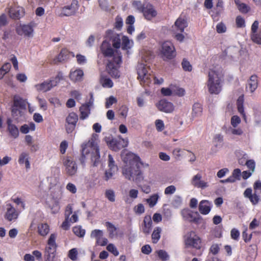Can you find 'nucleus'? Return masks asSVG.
<instances>
[{
    "mask_svg": "<svg viewBox=\"0 0 261 261\" xmlns=\"http://www.w3.org/2000/svg\"><path fill=\"white\" fill-rule=\"evenodd\" d=\"M139 159L138 156L132 152L127 153L123 157L125 165L123 167L122 173L128 179L134 181L141 177Z\"/></svg>",
    "mask_w": 261,
    "mask_h": 261,
    "instance_id": "nucleus-1",
    "label": "nucleus"
},
{
    "mask_svg": "<svg viewBox=\"0 0 261 261\" xmlns=\"http://www.w3.org/2000/svg\"><path fill=\"white\" fill-rule=\"evenodd\" d=\"M149 69L144 64L139 63L137 66L138 79L140 84L144 87L148 86L151 83L152 79H154V84H161L163 83V78L159 79L154 77L149 72Z\"/></svg>",
    "mask_w": 261,
    "mask_h": 261,
    "instance_id": "nucleus-2",
    "label": "nucleus"
},
{
    "mask_svg": "<svg viewBox=\"0 0 261 261\" xmlns=\"http://www.w3.org/2000/svg\"><path fill=\"white\" fill-rule=\"evenodd\" d=\"M222 75L221 73L213 69H210L208 74L207 87L212 94H218L222 90Z\"/></svg>",
    "mask_w": 261,
    "mask_h": 261,
    "instance_id": "nucleus-3",
    "label": "nucleus"
},
{
    "mask_svg": "<svg viewBox=\"0 0 261 261\" xmlns=\"http://www.w3.org/2000/svg\"><path fill=\"white\" fill-rule=\"evenodd\" d=\"M82 154L84 158L86 154H91V160L94 167L97 166L100 163V154L98 147L95 141L92 139L85 144L82 146Z\"/></svg>",
    "mask_w": 261,
    "mask_h": 261,
    "instance_id": "nucleus-4",
    "label": "nucleus"
},
{
    "mask_svg": "<svg viewBox=\"0 0 261 261\" xmlns=\"http://www.w3.org/2000/svg\"><path fill=\"white\" fill-rule=\"evenodd\" d=\"M121 62L122 56L120 55L115 56L111 60H108L106 69L113 78L118 79L120 77L118 68Z\"/></svg>",
    "mask_w": 261,
    "mask_h": 261,
    "instance_id": "nucleus-5",
    "label": "nucleus"
},
{
    "mask_svg": "<svg viewBox=\"0 0 261 261\" xmlns=\"http://www.w3.org/2000/svg\"><path fill=\"white\" fill-rule=\"evenodd\" d=\"M161 53L164 60L172 59L176 56L174 46L170 41H166L163 43Z\"/></svg>",
    "mask_w": 261,
    "mask_h": 261,
    "instance_id": "nucleus-6",
    "label": "nucleus"
},
{
    "mask_svg": "<svg viewBox=\"0 0 261 261\" xmlns=\"http://www.w3.org/2000/svg\"><path fill=\"white\" fill-rule=\"evenodd\" d=\"M185 239L186 245L188 246H191L196 249L201 248L200 238L196 234L194 231H191L186 234Z\"/></svg>",
    "mask_w": 261,
    "mask_h": 261,
    "instance_id": "nucleus-7",
    "label": "nucleus"
},
{
    "mask_svg": "<svg viewBox=\"0 0 261 261\" xmlns=\"http://www.w3.org/2000/svg\"><path fill=\"white\" fill-rule=\"evenodd\" d=\"M63 164L66 168V173L69 176L75 174L77 170V166L75 161L71 157H64Z\"/></svg>",
    "mask_w": 261,
    "mask_h": 261,
    "instance_id": "nucleus-8",
    "label": "nucleus"
},
{
    "mask_svg": "<svg viewBox=\"0 0 261 261\" xmlns=\"http://www.w3.org/2000/svg\"><path fill=\"white\" fill-rule=\"evenodd\" d=\"M77 121L78 116L76 113L72 112L69 114L66 119L67 123L66 125V130L67 133H71L74 130Z\"/></svg>",
    "mask_w": 261,
    "mask_h": 261,
    "instance_id": "nucleus-9",
    "label": "nucleus"
},
{
    "mask_svg": "<svg viewBox=\"0 0 261 261\" xmlns=\"http://www.w3.org/2000/svg\"><path fill=\"white\" fill-rule=\"evenodd\" d=\"M58 85L56 80H48L35 86L36 90L38 92H46L50 90L53 87Z\"/></svg>",
    "mask_w": 261,
    "mask_h": 261,
    "instance_id": "nucleus-10",
    "label": "nucleus"
},
{
    "mask_svg": "<svg viewBox=\"0 0 261 261\" xmlns=\"http://www.w3.org/2000/svg\"><path fill=\"white\" fill-rule=\"evenodd\" d=\"M103 231L99 229L93 230L91 231L90 234L91 238H94L96 240V244L101 246H106L108 242V239L103 238Z\"/></svg>",
    "mask_w": 261,
    "mask_h": 261,
    "instance_id": "nucleus-11",
    "label": "nucleus"
},
{
    "mask_svg": "<svg viewBox=\"0 0 261 261\" xmlns=\"http://www.w3.org/2000/svg\"><path fill=\"white\" fill-rule=\"evenodd\" d=\"M78 2L73 0L70 5L64 7L62 10V14L64 16H69L75 14L79 9Z\"/></svg>",
    "mask_w": 261,
    "mask_h": 261,
    "instance_id": "nucleus-12",
    "label": "nucleus"
},
{
    "mask_svg": "<svg viewBox=\"0 0 261 261\" xmlns=\"http://www.w3.org/2000/svg\"><path fill=\"white\" fill-rule=\"evenodd\" d=\"M128 142L124 139H113L110 142V147L115 151H118L127 146Z\"/></svg>",
    "mask_w": 261,
    "mask_h": 261,
    "instance_id": "nucleus-13",
    "label": "nucleus"
},
{
    "mask_svg": "<svg viewBox=\"0 0 261 261\" xmlns=\"http://www.w3.org/2000/svg\"><path fill=\"white\" fill-rule=\"evenodd\" d=\"M57 235L55 233L50 234L47 242L48 246L46 248V252L47 254L48 258L50 257V254H54V252L56 251L57 245L56 243V239Z\"/></svg>",
    "mask_w": 261,
    "mask_h": 261,
    "instance_id": "nucleus-14",
    "label": "nucleus"
},
{
    "mask_svg": "<svg viewBox=\"0 0 261 261\" xmlns=\"http://www.w3.org/2000/svg\"><path fill=\"white\" fill-rule=\"evenodd\" d=\"M100 50L105 57H114L115 56H117L119 55V54L114 55V50L111 47V43L107 40H105L102 42L100 46ZM120 56L121 55H120Z\"/></svg>",
    "mask_w": 261,
    "mask_h": 261,
    "instance_id": "nucleus-15",
    "label": "nucleus"
},
{
    "mask_svg": "<svg viewBox=\"0 0 261 261\" xmlns=\"http://www.w3.org/2000/svg\"><path fill=\"white\" fill-rule=\"evenodd\" d=\"M158 109L165 113H171L174 110L173 104L166 100L162 99L156 104Z\"/></svg>",
    "mask_w": 261,
    "mask_h": 261,
    "instance_id": "nucleus-16",
    "label": "nucleus"
},
{
    "mask_svg": "<svg viewBox=\"0 0 261 261\" xmlns=\"http://www.w3.org/2000/svg\"><path fill=\"white\" fill-rule=\"evenodd\" d=\"M187 27L188 22L184 18L179 17L175 22L174 25L172 27V31H179L182 33Z\"/></svg>",
    "mask_w": 261,
    "mask_h": 261,
    "instance_id": "nucleus-17",
    "label": "nucleus"
},
{
    "mask_svg": "<svg viewBox=\"0 0 261 261\" xmlns=\"http://www.w3.org/2000/svg\"><path fill=\"white\" fill-rule=\"evenodd\" d=\"M16 31L19 35H24L28 37L33 36V29L31 25H22L17 28Z\"/></svg>",
    "mask_w": 261,
    "mask_h": 261,
    "instance_id": "nucleus-18",
    "label": "nucleus"
},
{
    "mask_svg": "<svg viewBox=\"0 0 261 261\" xmlns=\"http://www.w3.org/2000/svg\"><path fill=\"white\" fill-rule=\"evenodd\" d=\"M7 212L5 218L9 221H11L17 218L18 213L15 208L10 203L6 205Z\"/></svg>",
    "mask_w": 261,
    "mask_h": 261,
    "instance_id": "nucleus-19",
    "label": "nucleus"
},
{
    "mask_svg": "<svg viewBox=\"0 0 261 261\" xmlns=\"http://www.w3.org/2000/svg\"><path fill=\"white\" fill-rule=\"evenodd\" d=\"M212 206V204L210 201L203 200L199 204V211L202 215H207L210 212Z\"/></svg>",
    "mask_w": 261,
    "mask_h": 261,
    "instance_id": "nucleus-20",
    "label": "nucleus"
},
{
    "mask_svg": "<svg viewBox=\"0 0 261 261\" xmlns=\"http://www.w3.org/2000/svg\"><path fill=\"white\" fill-rule=\"evenodd\" d=\"M202 176L200 174L195 175L191 181L192 184L196 187L204 189L208 187V184L201 180Z\"/></svg>",
    "mask_w": 261,
    "mask_h": 261,
    "instance_id": "nucleus-21",
    "label": "nucleus"
},
{
    "mask_svg": "<svg viewBox=\"0 0 261 261\" xmlns=\"http://www.w3.org/2000/svg\"><path fill=\"white\" fill-rule=\"evenodd\" d=\"M257 76L254 74L251 75L247 81L246 89H248L251 93H253L258 87Z\"/></svg>",
    "mask_w": 261,
    "mask_h": 261,
    "instance_id": "nucleus-22",
    "label": "nucleus"
},
{
    "mask_svg": "<svg viewBox=\"0 0 261 261\" xmlns=\"http://www.w3.org/2000/svg\"><path fill=\"white\" fill-rule=\"evenodd\" d=\"M9 13L11 18L18 19L23 15V9L20 7H11L10 8Z\"/></svg>",
    "mask_w": 261,
    "mask_h": 261,
    "instance_id": "nucleus-23",
    "label": "nucleus"
},
{
    "mask_svg": "<svg viewBox=\"0 0 261 261\" xmlns=\"http://www.w3.org/2000/svg\"><path fill=\"white\" fill-rule=\"evenodd\" d=\"M145 18L147 20H151L156 16L157 13L151 5L148 4L144 8L142 12Z\"/></svg>",
    "mask_w": 261,
    "mask_h": 261,
    "instance_id": "nucleus-24",
    "label": "nucleus"
},
{
    "mask_svg": "<svg viewBox=\"0 0 261 261\" xmlns=\"http://www.w3.org/2000/svg\"><path fill=\"white\" fill-rule=\"evenodd\" d=\"M152 220L150 216H145L144 218L142 224V231L145 234H148L152 227Z\"/></svg>",
    "mask_w": 261,
    "mask_h": 261,
    "instance_id": "nucleus-25",
    "label": "nucleus"
},
{
    "mask_svg": "<svg viewBox=\"0 0 261 261\" xmlns=\"http://www.w3.org/2000/svg\"><path fill=\"white\" fill-rule=\"evenodd\" d=\"M47 207L49 208L53 214L57 213L60 210V205L58 200L55 198H51L46 201Z\"/></svg>",
    "mask_w": 261,
    "mask_h": 261,
    "instance_id": "nucleus-26",
    "label": "nucleus"
},
{
    "mask_svg": "<svg viewBox=\"0 0 261 261\" xmlns=\"http://www.w3.org/2000/svg\"><path fill=\"white\" fill-rule=\"evenodd\" d=\"M83 75V71L82 69H76L74 71L70 72L69 78L73 82H76L82 81Z\"/></svg>",
    "mask_w": 261,
    "mask_h": 261,
    "instance_id": "nucleus-27",
    "label": "nucleus"
},
{
    "mask_svg": "<svg viewBox=\"0 0 261 261\" xmlns=\"http://www.w3.org/2000/svg\"><path fill=\"white\" fill-rule=\"evenodd\" d=\"M80 118L82 120L85 119L90 113V105L88 104L83 105L80 108Z\"/></svg>",
    "mask_w": 261,
    "mask_h": 261,
    "instance_id": "nucleus-28",
    "label": "nucleus"
},
{
    "mask_svg": "<svg viewBox=\"0 0 261 261\" xmlns=\"http://www.w3.org/2000/svg\"><path fill=\"white\" fill-rule=\"evenodd\" d=\"M13 105L20 109H25L27 101L19 96L15 95L13 98Z\"/></svg>",
    "mask_w": 261,
    "mask_h": 261,
    "instance_id": "nucleus-29",
    "label": "nucleus"
},
{
    "mask_svg": "<svg viewBox=\"0 0 261 261\" xmlns=\"http://www.w3.org/2000/svg\"><path fill=\"white\" fill-rule=\"evenodd\" d=\"M237 105L238 112L243 116L244 120L246 121V116L244 112V96L241 95L239 97L237 101Z\"/></svg>",
    "mask_w": 261,
    "mask_h": 261,
    "instance_id": "nucleus-30",
    "label": "nucleus"
},
{
    "mask_svg": "<svg viewBox=\"0 0 261 261\" xmlns=\"http://www.w3.org/2000/svg\"><path fill=\"white\" fill-rule=\"evenodd\" d=\"M187 219L189 221L193 222L197 224L201 223L202 221V218L200 216L198 212H196L195 213V215L189 213L188 214Z\"/></svg>",
    "mask_w": 261,
    "mask_h": 261,
    "instance_id": "nucleus-31",
    "label": "nucleus"
},
{
    "mask_svg": "<svg viewBox=\"0 0 261 261\" xmlns=\"http://www.w3.org/2000/svg\"><path fill=\"white\" fill-rule=\"evenodd\" d=\"M106 226L107 227L110 238L113 239L117 236V228L112 223L107 222Z\"/></svg>",
    "mask_w": 261,
    "mask_h": 261,
    "instance_id": "nucleus-32",
    "label": "nucleus"
},
{
    "mask_svg": "<svg viewBox=\"0 0 261 261\" xmlns=\"http://www.w3.org/2000/svg\"><path fill=\"white\" fill-rule=\"evenodd\" d=\"M234 2L240 12L243 13H247L249 12L250 8L247 5L241 3L240 0H234Z\"/></svg>",
    "mask_w": 261,
    "mask_h": 261,
    "instance_id": "nucleus-33",
    "label": "nucleus"
},
{
    "mask_svg": "<svg viewBox=\"0 0 261 261\" xmlns=\"http://www.w3.org/2000/svg\"><path fill=\"white\" fill-rule=\"evenodd\" d=\"M38 233L41 236H46L49 231V226L46 223L41 224L38 226Z\"/></svg>",
    "mask_w": 261,
    "mask_h": 261,
    "instance_id": "nucleus-34",
    "label": "nucleus"
},
{
    "mask_svg": "<svg viewBox=\"0 0 261 261\" xmlns=\"http://www.w3.org/2000/svg\"><path fill=\"white\" fill-rule=\"evenodd\" d=\"M67 51L66 49H62L59 55L54 59V63L56 64L64 61L67 59Z\"/></svg>",
    "mask_w": 261,
    "mask_h": 261,
    "instance_id": "nucleus-35",
    "label": "nucleus"
},
{
    "mask_svg": "<svg viewBox=\"0 0 261 261\" xmlns=\"http://www.w3.org/2000/svg\"><path fill=\"white\" fill-rule=\"evenodd\" d=\"M161 231L162 229L159 227L154 228L151 235L153 243L155 244L159 241L161 237Z\"/></svg>",
    "mask_w": 261,
    "mask_h": 261,
    "instance_id": "nucleus-36",
    "label": "nucleus"
},
{
    "mask_svg": "<svg viewBox=\"0 0 261 261\" xmlns=\"http://www.w3.org/2000/svg\"><path fill=\"white\" fill-rule=\"evenodd\" d=\"M100 83L105 88H112L113 86L112 81L110 78L103 76H101Z\"/></svg>",
    "mask_w": 261,
    "mask_h": 261,
    "instance_id": "nucleus-37",
    "label": "nucleus"
},
{
    "mask_svg": "<svg viewBox=\"0 0 261 261\" xmlns=\"http://www.w3.org/2000/svg\"><path fill=\"white\" fill-rule=\"evenodd\" d=\"M122 49L123 50H128L132 46L133 42H130L127 37L123 36L122 38Z\"/></svg>",
    "mask_w": 261,
    "mask_h": 261,
    "instance_id": "nucleus-38",
    "label": "nucleus"
},
{
    "mask_svg": "<svg viewBox=\"0 0 261 261\" xmlns=\"http://www.w3.org/2000/svg\"><path fill=\"white\" fill-rule=\"evenodd\" d=\"M112 42L114 47L119 48L120 47L121 39L120 36L118 34H114L112 37Z\"/></svg>",
    "mask_w": 261,
    "mask_h": 261,
    "instance_id": "nucleus-39",
    "label": "nucleus"
},
{
    "mask_svg": "<svg viewBox=\"0 0 261 261\" xmlns=\"http://www.w3.org/2000/svg\"><path fill=\"white\" fill-rule=\"evenodd\" d=\"M159 196L158 194H154L151 195L149 198L146 200V202L148 203L150 207H153L159 199Z\"/></svg>",
    "mask_w": 261,
    "mask_h": 261,
    "instance_id": "nucleus-40",
    "label": "nucleus"
},
{
    "mask_svg": "<svg viewBox=\"0 0 261 261\" xmlns=\"http://www.w3.org/2000/svg\"><path fill=\"white\" fill-rule=\"evenodd\" d=\"M202 111L201 105L199 103H195L193 106V116H198L201 115Z\"/></svg>",
    "mask_w": 261,
    "mask_h": 261,
    "instance_id": "nucleus-41",
    "label": "nucleus"
},
{
    "mask_svg": "<svg viewBox=\"0 0 261 261\" xmlns=\"http://www.w3.org/2000/svg\"><path fill=\"white\" fill-rule=\"evenodd\" d=\"M252 190L251 188H247L244 193V196L249 199L250 201L253 205L256 204V201L253 200Z\"/></svg>",
    "mask_w": 261,
    "mask_h": 261,
    "instance_id": "nucleus-42",
    "label": "nucleus"
},
{
    "mask_svg": "<svg viewBox=\"0 0 261 261\" xmlns=\"http://www.w3.org/2000/svg\"><path fill=\"white\" fill-rule=\"evenodd\" d=\"M8 129L10 134L12 137L14 138H16L18 137L19 131L16 125H10L9 128H8Z\"/></svg>",
    "mask_w": 261,
    "mask_h": 261,
    "instance_id": "nucleus-43",
    "label": "nucleus"
},
{
    "mask_svg": "<svg viewBox=\"0 0 261 261\" xmlns=\"http://www.w3.org/2000/svg\"><path fill=\"white\" fill-rule=\"evenodd\" d=\"M251 39L252 41L259 45H261V32L251 34Z\"/></svg>",
    "mask_w": 261,
    "mask_h": 261,
    "instance_id": "nucleus-44",
    "label": "nucleus"
},
{
    "mask_svg": "<svg viewBox=\"0 0 261 261\" xmlns=\"http://www.w3.org/2000/svg\"><path fill=\"white\" fill-rule=\"evenodd\" d=\"M105 196L111 202H114L115 200V192L113 190H107L105 192Z\"/></svg>",
    "mask_w": 261,
    "mask_h": 261,
    "instance_id": "nucleus-45",
    "label": "nucleus"
},
{
    "mask_svg": "<svg viewBox=\"0 0 261 261\" xmlns=\"http://www.w3.org/2000/svg\"><path fill=\"white\" fill-rule=\"evenodd\" d=\"M72 230L76 236L80 237H83L85 234V230L79 226L74 227Z\"/></svg>",
    "mask_w": 261,
    "mask_h": 261,
    "instance_id": "nucleus-46",
    "label": "nucleus"
},
{
    "mask_svg": "<svg viewBox=\"0 0 261 261\" xmlns=\"http://www.w3.org/2000/svg\"><path fill=\"white\" fill-rule=\"evenodd\" d=\"M158 256L162 260H167L169 258V256L167 252L163 250H160L157 252Z\"/></svg>",
    "mask_w": 261,
    "mask_h": 261,
    "instance_id": "nucleus-47",
    "label": "nucleus"
},
{
    "mask_svg": "<svg viewBox=\"0 0 261 261\" xmlns=\"http://www.w3.org/2000/svg\"><path fill=\"white\" fill-rule=\"evenodd\" d=\"M245 165L251 172H254L255 168V162L253 160H248L245 163Z\"/></svg>",
    "mask_w": 261,
    "mask_h": 261,
    "instance_id": "nucleus-48",
    "label": "nucleus"
},
{
    "mask_svg": "<svg viewBox=\"0 0 261 261\" xmlns=\"http://www.w3.org/2000/svg\"><path fill=\"white\" fill-rule=\"evenodd\" d=\"M216 31L219 34L224 33L226 31L225 24L223 22H220L216 25Z\"/></svg>",
    "mask_w": 261,
    "mask_h": 261,
    "instance_id": "nucleus-49",
    "label": "nucleus"
},
{
    "mask_svg": "<svg viewBox=\"0 0 261 261\" xmlns=\"http://www.w3.org/2000/svg\"><path fill=\"white\" fill-rule=\"evenodd\" d=\"M181 65L183 69L185 71H191L192 69V65L190 64V62L185 59H183Z\"/></svg>",
    "mask_w": 261,
    "mask_h": 261,
    "instance_id": "nucleus-50",
    "label": "nucleus"
},
{
    "mask_svg": "<svg viewBox=\"0 0 261 261\" xmlns=\"http://www.w3.org/2000/svg\"><path fill=\"white\" fill-rule=\"evenodd\" d=\"M109 158V167L110 169L113 171H117L118 168L116 165H115V162L113 160L112 156L111 154H109L108 156Z\"/></svg>",
    "mask_w": 261,
    "mask_h": 261,
    "instance_id": "nucleus-51",
    "label": "nucleus"
},
{
    "mask_svg": "<svg viewBox=\"0 0 261 261\" xmlns=\"http://www.w3.org/2000/svg\"><path fill=\"white\" fill-rule=\"evenodd\" d=\"M107 249L116 256L119 255V252L117 249L113 244H109L107 247Z\"/></svg>",
    "mask_w": 261,
    "mask_h": 261,
    "instance_id": "nucleus-52",
    "label": "nucleus"
},
{
    "mask_svg": "<svg viewBox=\"0 0 261 261\" xmlns=\"http://www.w3.org/2000/svg\"><path fill=\"white\" fill-rule=\"evenodd\" d=\"M176 190V188L174 186L171 185L165 188L164 193L167 195H172L175 192Z\"/></svg>",
    "mask_w": 261,
    "mask_h": 261,
    "instance_id": "nucleus-53",
    "label": "nucleus"
},
{
    "mask_svg": "<svg viewBox=\"0 0 261 261\" xmlns=\"http://www.w3.org/2000/svg\"><path fill=\"white\" fill-rule=\"evenodd\" d=\"M29 159V154L26 152H22L19 157L18 163L19 164H23L25 163V160Z\"/></svg>",
    "mask_w": 261,
    "mask_h": 261,
    "instance_id": "nucleus-54",
    "label": "nucleus"
},
{
    "mask_svg": "<svg viewBox=\"0 0 261 261\" xmlns=\"http://www.w3.org/2000/svg\"><path fill=\"white\" fill-rule=\"evenodd\" d=\"M77 250L76 248H72L70 250L68 253V257L72 260H75L77 259Z\"/></svg>",
    "mask_w": 261,
    "mask_h": 261,
    "instance_id": "nucleus-55",
    "label": "nucleus"
},
{
    "mask_svg": "<svg viewBox=\"0 0 261 261\" xmlns=\"http://www.w3.org/2000/svg\"><path fill=\"white\" fill-rule=\"evenodd\" d=\"M98 3L101 9L106 11L109 10V4L107 0H99Z\"/></svg>",
    "mask_w": 261,
    "mask_h": 261,
    "instance_id": "nucleus-56",
    "label": "nucleus"
},
{
    "mask_svg": "<svg viewBox=\"0 0 261 261\" xmlns=\"http://www.w3.org/2000/svg\"><path fill=\"white\" fill-rule=\"evenodd\" d=\"M134 211L137 214L141 215L144 213L145 208L144 205L139 203L134 207Z\"/></svg>",
    "mask_w": 261,
    "mask_h": 261,
    "instance_id": "nucleus-57",
    "label": "nucleus"
},
{
    "mask_svg": "<svg viewBox=\"0 0 261 261\" xmlns=\"http://www.w3.org/2000/svg\"><path fill=\"white\" fill-rule=\"evenodd\" d=\"M117 171H113L110 168L108 170H106L105 173L104 179L105 180H108L109 179L112 178L113 176Z\"/></svg>",
    "mask_w": 261,
    "mask_h": 261,
    "instance_id": "nucleus-58",
    "label": "nucleus"
},
{
    "mask_svg": "<svg viewBox=\"0 0 261 261\" xmlns=\"http://www.w3.org/2000/svg\"><path fill=\"white\" fill-rule=\"evenodd\" d=\"M236 24L238 28H242L245 26L244 19L240 16L237 17L236 19Z\"/></svg>",
    "mask_w": 261,
    "mask_h": 261,
    "instance_id": "nucleus-59",
    "label": "nucleus"
},
{
    "mask_svg": "<svg viewBox=\"0 0 261 261\" xmlns=\"http://www.w3.org/2000/svg\"><path fill=\"white\" fill-rule=\"evenodd\" d=\"M133 6L141 12L143 11L144 7L140 1H134L133 3Z\"/></svg>",
    "mask_w": 261,
    "mask_h": 261,
    "instance_id": "nucleus-60",
    "label": "nucleus"
},
{
    "mask_svg": "<svg viewBox=\"0 0 261 261\" xmlns=\"http://www.w3.org/2000/svg\"><path fill=\"white\" fill-rule=\"evenodd\" d=\"M117 102V99L113 96H111L108 99H107L106 102V108H109L113 103Z\"/></svg>",
    "mask_w": 261,
    "mask_h": 261,
    "instance_id": "nucleus-61",
    "label": "nucleus"
},
{
    "mask_svg": "<svg viewBox=\"0 0 261 261\" xmlns=\"http://www.w3.org/2000/svg\"><path fill=\"white\" fill-rule=\"evenodd\" d=\"M241 122V119L238 116H233L231 118V124L234 127H236Z\"/></svg>",
    "mask_w": 261,
    "mask_h": 261,
    "instance_id": "nucleus-62",
    "label": "nucleus"
},
{
    "mask_svg": "<svg viewBox=\"0 0 261 261\" xmlns=\"http://www.w3.org/2000/svg\"><path fill=\"white\" fill-rule=\"evenodd\" d=\"M230 234L232 239L238 240L240 236V232L236 228H233L231 230Z\"/></svg>",
    "mask_w": 261,
    "mask_h": 261,
    "instance_id": "nucleus-63",
    "label": "nucleus"
},
{
    "mask_svg": "<svg viewBox=\"0 0 261 261\" xmlns=\"http://www.w3.org/2000/svg\"><path fill=\"white\" fill-rule=\"evenodd\" d=\"M241 175V171L240 169H235L232 173V176L236 180H240V177Z\"/></svg>",
    "mask_w": 261,
    "mask_h": 261,
    "instance_id": "nucleus-64",
    "label": "nucleus"
}]
</instances>
